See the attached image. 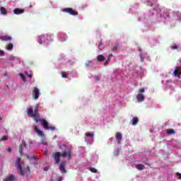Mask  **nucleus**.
<instances>
[{"mask_svg":"<svg viewBox=\"0 0 181 181\" xmlns=\"http://www.w3.org/2000/svg\"><path fill=\"white\" fill-rule=\"evenodd\" d=\"M0 40H2V42H11L12 37L8 35H0Z\"/></svg>","mask_w":181,"mask_h":181,"instance_id":"9d476101","label":"nucleus"},{"mask_svg":"<svg viewBox=\"0 0 181 181\" xmlns=\"http://www.w3.org/2000/svg\"><path fill=\"white\" fill-rule=\"evenodd\" d=\"M136 168L138 170H144V169H145V165L144 164H137Z\"/></svg>","mask_w":181,"mask_h":181,"instance_id":"6ab92c4d","label":"nucleus"},{"mask_svg":"<svg viewBox=\"0 0 181 181\" xmlns=\"http://www.w3.org/2000/svg\"><path fill=\"white\" fill-rule=\"evenodd\" d=\"M23 148H26V141L22 140L21 144L18 146V152L21 156L23 155Z\"/></svg>","mask_w":181,"mask_h":181,"instance_id":"39448f33","label":"nucleus"},{"mask_svg":"<svg viewBox=\"0 0 181 181\" xmlns=\"http://www.w3.org/2000/svg\"><path fill=\"white\" fill-rule=\"evenodd\" d=\"M155 1H158V0H148L147 5L148 6H153V4H155Z\"/></svg>","mask_w":181,"mask_h":181,"instance_id":"5701e85b","label":"nucleus"},{"mask_svg":"<svg viewBox=\"0 0 181 181\" xmlns=\"http://www.w3.org/2000/svg\"><path fill=\"white\" fill-rule=\"evenodd\" d=\"M4 76H6V74H4Z\"/></svg>","mask_w":181,"mask_h":181,"instance_id":"37998d69","label":"nucleus"},{"mask_svg":"<svg viewBox=\"0 0 181 181\" xmlns=\"http://www.w3.org/2000/svg\"><path fill=\"white\" fill-rule=\"evenodd\" d=\"M67 156H68V159H71V152L70 151V149L64 151L62 153H61V156L62 158H66Z\"/></svg>","mask_w":181,"mask_h":181,"instance_id":"0eeeda50","label":"nucleus"},{"mask_svg":"<svg viewBox=\"0 0 181 181\" xmlns=\"http://www.w3.org/2000/svg\"><path fill=\"white\" fill-rule=\"evenodd\" d=\"M176 175L178 176L179 180H181V173H177Z\"/></svg>","mask_w":181,"mask_h":181,"instance_id":"c9c22d12","label":"nucleus"},{"mask_svg":"<svg viewBox=\"0 0 181 181\" xmlns=\"http://www.w3.org/2000/svg\"><path fill=\"white\" fill-rule=\"evenodd\" d=\"M0 141H8V136H3Z\"/></svg>","mask_w":181,"mask_h":181,"instance_id":"c756f323","label":"nucleus"},{"mask_svg":"<svg viewBox=\"0 0 181 181\" xmlns=\"http://www.w3.org/2000/svg\"><path fill=\"white\" fill-rule=\"evenodd\" d=\"M0 11L1 15H6L8 13V11L5 7H0Z\"/></svg>","mask_w":181,"mask_h":181,"instance_id":"aec40b11","label":"nucleus"},{"mask_svg":"<svg viewBox=\"0 0 181 181\" xmlns=\"http://www.w3.org/2000/svg\"><path fill=\"white\" fill-rule=\"evenodd\" d=\"M138 122H139V119H138V117H134L132 119V125H134V126L137 125Z\"/></svg>","mask_w":181,"mask_h":181,"instance_id":"f3484780","label":"nucleus"},{"mask_svg":"<svg viewBox=\"0 0 181 181\" xmlns=\"http://www.w3.org/2000/svg\"><path fill=\"white\" fill-rule=\"evenodd\" d=\"M171 49H173V50H176V49H179V47H177V45H175V46L171 47Z\"/></svg>","mask_w":181,"mask_h":181,"instance_id":"72a5a7b5","label":"nucleus"},{"mask_svg":"<svg viewBox=\"0 0 181 181\" xmlns=\"http://www.w3.org/2000/svg\"><path fill=\"white\" fill-rule=\"evenodd\" d=\"M16 180V177L13 175H10L6 177V179H4V181H15Z\"/></svg>","mask_w":181,"mask_h":181,"instance_id":"ddd939ff","label":"nucleus"},{"mask_svg":"<svg viewBox=\"0 0 181 181\" xmlns=\"http://www.w3.org/2000/svg\"><path fill=\"white\" fill-rule=\"evenodd\" d=\"M139 93H145V88H141L139 89Z\"/></svg>","mask_w":181,"mask_h":181,"instance_id":"f704fd0d","label":"nucleus"},{"mask_svg":"<svg viewBox=\"0 0 181 181\" xmlns=\"http://www.w3.org/2000/svg\"><path fill=\"white\" fill-rule=\"evenodd\" d=\"M4 53L3 50H0V56H4Z\"/></svg>","mask_w":181,"mask_h":181,"instance_id":"4c0bfd02","label":"nucleus"},{"mask_svg":"<svg viewBox=\"0 0 181 181\" xmlns=\"http://www.w3.org/2000/svg\"><path fill=\"white\" fill-rule=\"evenodd\" d=\"M35 131L37 132V134H38V135H40V136H45V133L39 129V127L35 126Z\"/></svg>","mask_w":181,"mask_h":181,"instance_id":"4468645a","label":"nucleus"},{"mask_svg":"<svg viewBox=\"0 0 181 181\" xmlns=\"http://www.w3.org/2000/svg\"><path fill=\"white\" fill-rule=\"evenodd\" d=\"M27 114L30 117L34 118L35 122H40L41 125L46 129V131H56V127L53 126L49 125V122L45 119H40V115L37 112V108H35L34 110L33 108H28L27 109Z\"/></svg>","mask_w":181,"mask_h":181,"instance_id":"f257e3e1","label":"nucleus"},{"mask_svg":"<svg viewBox=\"0 0 181 181\" xmlns=\"http://www.w3.org/2000/svg\"><path fill=\"white\" fill-rule=\"evenodd\" d=\"M49 169H50L49 167H45V169H44V170H45V172H47V170H49Z\"/></svg>","mask_w":181,"mask_h":181,"instance_id":"e433bc0d","label":"nucleus"},{"mask_svg":"<svg viewBox=\"0 0 181 181\" xmlns=\"http://www.w3.org/2000/svg\"><path fill=\"white\" fill-rule=\"evenodd\" d=\"M26 158H27V159H29V156H27V157H26Z\"/></svg>","mask_w":181,"mask_h":181,"instance_id":"79ce46f5","label":"nucleus"},{"mask_svg":"<svg viewBox=\"0 0 181 181\" xmlns=\"http://www.w3.org/2000/svg\"><path fill=\"white\" fill-rule=\"evenodd\" d=\"M20 76L21 77L23 81H27L26 77H25V75L20 74Z\"/></svg>","mask_w":181,"mask_h":181,"instance_id":"cd10ccee","label":"nucleus"},{"mask_svg":"<svg viewBox=\"0 0 181 181\" xmlns=\"http://www.w3.org/2000/svg\"><path fill=\"white\" fill-rule=\"evenodd\" d=\"M6 49H7V50H12V49H13V45L12 43H9L6 46Z\"/></svg>","mask_w":181,"mask_h":181,"instance_id":"a878e982","label":"nucleus"},{"mask_svg":"<svg viewBox=\"0 0 181 181\" xmlns=\"http://www.w3.org/2000/svg\"><path fill=\"white\" fill-rule=\"evenodd\" d=\"M62 77H63V78H67V74L64 73V72H62Z\"/></svg>","mask_w":181,"mask_h":181,"instance_id":"c85d7f7f","label":"nucleus"},{"mask_svg":"<svg viewBox=\"0 0 181 181\" xmlns=\"http://www.w3.org/2000/svg\"><path fill=\"white\" fill-rule=\"evenodd\" d=\"M62 12H65L66 13H69V15H72V16H76V15H78V12L72 8H65L62 9Z\"/></svg>","mask_w":181,"mask_h":181,"instance_id":"7ed1b4c3","label":"nucleus"},{"mask_svg":"<svg viewBox=\"0 0 181 181\" xmlns=\"http://www.w3.org/2000/svg\"><path fill=\"white\" fill-rule=\"evenodd\" d=\"M7 151H8V152H11V151H12V148L8 147V148H7Z\"/></svg>","mask_w":181,"mask_h":181,"instance_id":"58836bf2","label":"nucleus"},{"mask_svg":"<svg viewBox=\"0 0 181 181\" xmlns=\"http://www.w3.org/2000/svg\"><path fill=\"white\" fill-rule=\"evenodd\" d=\"M31 159H33V157H31Z\"/></svg>","mask_w":181,"mask_h":181,"instance_id":"c03bdc74","label":"nucleus"},{"mask_svg":"<svg viewBox=\"0 0 181 181\" xmlns=\"http://www.w3.org/2000/svg\"><path fill=\"white\" fill-rule=\"evenodd\" d=\"M167 134H168V135H174V134H175V129H168Z\"/></svg>","mask_w":181,"mask_h":181,"instance_id":"b1692460","label":"nucleus"},{"mask_svg":"<svg viewBox=\"0 0 181 181\" xmlns=\"http://www.w3.org/2000/svg\"><path fill=\"white\" fill-rule=\"evenodd\" d=\"M136 100L139 103H142V101L145 100V96H144V94L142 93H139L136 95Z\"/></svg>","mask_w":181,"mask_h":181,"instance_id":"9b49d317","label":"nucleus"},{"mask_svg":"<svg viewBox=\"0 0 181 181\" xmlns=\"http://www.w3.org/2000/svg\"><path fill=\"white\" fill-rule=\"evenodd\" d=\"M181 75V66H176L174 70V76L175 77H177V78H180Z\"/></svg>","mask_w":181,"mask_h":181,"instance_id":"6e6552de","label":"nucleus"},{"mask_svg":"<svg viewBox=\"0 0 181 181\" xmlns=\"http://www.w3.org/2000/svg\"><path fill=\"white\" fill-rule=\"evenodd\" d=\"M159 12L161 15V16H163V18H168L169 16V11L166 8H163V10H159Z\"/></svg>","mask_w":181,"mask_h":181,"instance_id":"1a4fd4ad","label":"nucleus"},{"mask_svg":"<svg viewBox=\"0 0 181 181\" xmlns=\"http://www.w3.org/2000/svg\"><path fill=\"white\" fill-rule=\"evenodd\" d=\"M0 121H2V117L0 116Z\"/></svg>","mask_w":181,"mask_h":181,"instance_id":"a19ab883","label":"nucleus"},{"mask_svg":"<svg viewBox=\"0 0 181 181\" xmlns=\"http://www.w3.org/2000/svg\"><path fill=\"white\" fill-rule=\"evenodd\" d=\"M59 170H61V172H63V173H66L67 172L66 168L64 167V163H62L59 165Z\"/></svg>","mask_w":181,"mask_h":181,"instance_id":"a211bd4d","label":"nucleus"},{"mask_svg":"<svg viewBox=\"0 0 181 181\" xmlns=\"http://www.w3.org/2000/svg\"><path fill=\"white\" fill-rule=\"evenodd\" d=\"M93 66H94L93 61H88L85 64V67H93Z\"/></svg>","mask_w":181,"mask_h":181,"instance_id":"4be33fe9","label":"nucleus"},{"mask_svg":"<svg viewBox=\"0 0 181 181\" xmlns=\"http://www.w3.org/2000/svg\"><path fill=\"white\" fill-rule=\"evenodd\" d=\"M97 60L98 62H104V60H105V57H103V55H98L97 56Z\"/></svg>","mask_w":181,"mask_h":181,"instance_id":"412c9836","label":"nucleus"},{"mask_svg":"<svg viewBox=\"0 0 181 181\" xmlns=\"http://www.w3.org/2000/svg\"><path fill=\"white\" fill-rule=\"evenodd\" d=\"M98 48L100 49V50H103L104 49V47H103V43H100L98 45Z\"/></svg>","mask_w":181,"mask_h":181,"instance_id":"473e14b6","label":"nucleus"},{"mask_svg":"<svg viewBox=\"0 0 181 181\" xmlns=\"http://www.w3.org/2000/svg\"><path fill=\"white\" fill-rule=\"evenodd\" d=\"M16 166L19 169L21 176L25 175V171L22 168V165L21 164V158H18L16 162Z\"/></svg>","mask_w":181,"mask_h":181,"instance_id":"20e7f679","label":"nucleus"},{"mask_svg":"<svg viewBox=\"0 0 181 181\" xmlns=\"http://www.w3.org/2000/svg\"><path fill=\"white\" fill-rule=\"evenodd\" d=\"M25 76L29 78H32V74H28V72H25Z\"/></svg>","mask_w":181,"mask_h":181,"instance_id":"2f4dec72","label":"nucleus"},{"mask_svg":"<svg viewBox=\"0 0 181 181\" xmlns=\"http://www.w3.org/2000/svg\"><path fill=\"white\" fill-rule=\"evenodd\" d=\"M60 157H62V153L59 151L53 152L51 156V158H54L56 165H59V163H60Z\"/></svg>","mask_w":181,"mask_h":181,"instance_id":"f03ea898","label":"nucleus"},{"mask_svg":"<svg viewBox=\"0 0 181 181\" xmlns=\"http://www.w3.org/2000/svg\"><path fill=\"white\" fill-rule=\"evenodd\" d=\"M86 136H89L90 138H93V136H94V133H87Z\"/></svg>","mask_w":181,"mask_h":181,"instance_id":"7c9ffc66","label":"nucleus"},{"mask_svg":"<svg viewBox=\"0 0 181 181\" xmlns=\"http://www.w3.org/2000/svg\"><path fill=\"white\" fill-rule=\"evenodd\" d=\"M89 170H90L92 173H98V170H97V169H95V168H90Z\"/></svg>","mask_w":181,"mask_h":181,"instance_id":"bb28decb","label":"nucleus"},{"mask_svg":"<svg viewBox=\"0 0 181 181\" xmlns=\"http://www.w3.org/2000/svg\"><path fill=\"white\" fill-rule=\"evenodd\" d=\"M63 180V177H60L58 181H62Z\"/></svg>","mask_w":181,"mask_h":181,"instance_id":"ea45409f","label":"nucleus"},{"mask_svg":"<svg viewBox=\"0 0 181 181\" xmlns=\"http://www.w3.org/2000/svg\"><path fill=\"white\" fill-rule=\"evenodd\" d=\"M40 94V92L39 90V88L34 87L33 90V98L34 100H38Z\"/></svg>","mask_w":181,"mask_h":181,"instance_id":"423d86ee","label":"nucleus"},{"mask_svg":"<svg viewBox=\"0 0 181 181\" xmlns=\"http://www.w3.org/2000/svg\"><path fill=\"white\" fill-rule=\"evenodd\" d=\"M112 52H117L118 50V44H115L111 49Z\"/></svg>","mask_w":181,"mask_h":181,"instance_id":"393cba45","label":"nucleus"},{"mask_svg":"<svg viewBox=\"0 0 181 181\" xmlns=\"http://www.w3.org/2000/svg\"><path fill=\"white\" fill-rule=\"evenodd\" d=\"M45 42H46V37H45V35L40 36L38 43L40 45H43V43H45Z\"/></svg>","mask_w":181,"mask_h":181,"instance_id":"dca6fc26","label":"nucleus"},{"mask_svg":"<svg viewBox=\"0 0 181 181\" xmlns=\"http://www.w3.org/2000/svg\"><path fill=\"white\" fill-rule=\"evenodd\" d=\"M115 139L118 144H121V141L122 140V134L119 132L116 133Z\"/></svg>","mask_w":181,"mask_h":181,"instance_id":"f8f14e48","label":"nucleus"},{"mask_svg":"<svg viewBox=\"0 0 181 181\" xmlns=\"http://www.w3.org/2000/svg\"><path fill=\"white\" fill-rule=\"evenodd\" d=\"M23 12H25V10L21 8H15L13 10V13H15V15H21V13H23Z\"/></svg>","mask_w":181,"mask_h":181,"instance_id":"2eb2a0df","label":"nucleus"}]
</instances>
